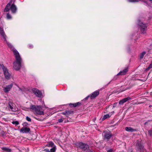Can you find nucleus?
<instances>
[{
  "mask_svg": "<svg viewBox=\"0 0 152 152\" xmlns=\"http://www.w3.org/2000/svg\"><path fill=\"white\" fill-rule=\"evenodd\" d=\"M13 52L16 59L15 61L13 63V68L15 70L18 71L20 69L21 67L22 59L19 53L16 49H13Z\"/></svg>",
  "mask_w": 152,
  "mask_h": 152,
  "instance_id": "1",
  "label": "nucleus"
},
{
  "mask_svg": "<svg viewBox=\"0 0 152 152\" xmlns=\"http://www.w3.org/2000/svg\"><path fill=\"white\" fill-rule=\"evenodd\" d=\"M42 107V106L41 105L36 106L31 104L30 106V109L34 111L36 115H44L43 111H41Z\"/></svg>",
  "mask_w": 152,
  "mask_h": 152,
  "instance_id": "2",
  "label": "nucleus"
},
{
  "mask_svg": "<svg viewBox=\"0 0 152 152\" xmlns=\"http://www.w3.org/2000/svg\"><path fill=\"white\" fill-rule=\"evenodd\" d=\"M77 148H79L83 151L88 150L89 148V146L87 144L78 142L75 144Z\"/></svg>",
  "mask_w": 152,
  "mask_h": 152,
  "instance_id": "3",
  "label": "nucleus"
},
{
  "mask_svg": "<svg viewBox=\"0 0 152 152\" xmlns=\"http://www.w3.org/2000/svg\"><path fill=\"white\" fill-rule=\"evenodd\" d=\"M0 68H2L4 72L5 78L7 80H9L11 76V74L8 72L7 67L4 66L3 64H0Z\"/></svg>",
  "mask_w": 152,
  "mask_h": 152,
  "instance_id": "4",
  "label": "nucleus"
},
{
  "mask_svg": "<svg viewBox=\"0 0 152 152\" xmlns=\"http://www.w3.org/2000/svg\"><path fill=\"white\" fill-rule=\"evenodd\" d=\"M137 24L139 26V28H140L141 31L143 34L146 33L147 28V26L146 24L143 23L140 20H137Z\"/></svg>",
  "mask_w": 152,
  "mask_h": 152,
  "instance_id": "5",
  "label": "nucleus"
},
{
  "mask_svg": "<svg viewBox=\"0 0 152 152\" xmlns=\"http://www.w3.org/2000/svg\"><path fill=\"white\" fill-rule=\"evenodd\" d=\"M103 135L104 140H108L113 136L111 133L109 131H104L103 133Z\"/></svg>",
  "mask_w": 152,
  "mask_h": 152,
  "instance_id": "6",
  "label": "nucleus"
},
{
  "mask_svg": "<svg viewBox=\"0 0 152 152\" xmlns=\"http://www.w3.org/2000/svg\"><path fill=\"white\" fill-rule=\"evenodd\" d=\"M136 151L137 152H144L145 149L144 146L139 142L136 144Z\"/></svg>",
  "mask_w": 152,
  "mask_h": 152,
  "instance_id": "7",
  "label": "nucleus"
},
{
  "mask_svg": "<svg viewBox=\"0 0 152 152\" xmlns=\"http://www.w3.org/2000/svg\"><path fill=\"white\" fill-rule=\"evenodd\" d=\"M32 91L36 96L38 97H41L42 94L40 91L36 88H33L32 89Z\"/></svg>",
  "mask_w": 152,
  "mask_h": 152,
  "instance_id": "8",
  "label": "nucleus"
},
{
  "mask_svg": "<svg viewBox=\"0 0 152 152\" xmlns=\"http://www.w3.org/2000/svg\"><path fill=\"white\" fill-rule=\"evenodd\" d=\"M20 132L23 133H27L30 132V129L29 128L23 127L20 130Z\"/></svg>",
  "mask_w": 152,
  "mask_h": 152,
  "instance_id": "9",
  "label": "nucleus"
},
{
  "mask_svg": "<svg viewBox=\"0 0 152 152\" xmlns=\"http://www.w3.org/2000/svg\"><path fill=\"white\" fill-rule=\"evenodd\" d=\"M10 9L12 13L15 14L16 13L17 8L15 4H12L11 6H10Z\"/></svg>",
  "mask_w": 152,
  "mask_h": 152,
  "instance_id": "10",
  "label": "nucleus"
},
{
  "mask_svg": "<svg viewBox=\"0 0 152 152\" xmlns=\"http://www.w3.org/2000/svg\"><path fill=\"white\" fill-rule=\"evenodd\" d=\"M13 86V84H11L10 85L4 87V91L5 93H7L11 89Z\"/></svg>",
  "mask_w": 152,
  "mask_h": 152,
  "instance_id": "11",
  "label": "nucleus"
},
{
  "mask_svg": "<svg viewBox=\"0 0 152 152\" xmlns=\"http://www.w3.org/2000/svg\"><path fill=\"white\" fill-rule=\"evenodd\" d=\"M131 98L129 97H128L126 98H124L121 100L119 102V104L121 105L123 104L124 103L126 102L127 101L131 99Z\"/></svg>",
  "mask_w": 152,
  "mask_h": 152,
  "instance_id": "12",
  "label": "nucleus"
},
{
  "mask_svg": "<svg viewBox=\"0 0 152 152\" xmlns=\"http://www.w3.org/2000/svg\"><path fill=\"white\" fill-rule=\"evenodd\" d=\"M69 105L71 107H79L82 105V104L81 103L79 102L74 104L70 103L69 104Z\"/></svg>",
  "mask_w": 152,
  "mask_h": 152,
  "instance_id": "13",
  "label": "nucleus"
},
{
  "mask_svg": "<svg viewBox=\"0 0 152 152\" xmlns=\"http://www.w3.org/2000/svg\"><path fill=\"white\" fill-rule=\"evenodd\" d=\"M99 94V92L98 91H96L93 92L91 95V99H93L98 96Z\"/></svg>",
  "mask_w": 152,
  "mask_h": 152,
  "instance_id": "14",
  "label": "nucleus"
},
{
  "mask_svg": "<svg viewBox=\"0 0 152 152\" xmlns=\"http://www.w3.org/2000/svg\"><path fill=\"white\" fill-rule=\"evenodd\" d=\"M128 68H126L123 70L121 71L117 75H125L126 72H128Z\"/></svg>",
  "mask_w": 152,
  "mask_h": 152,
  "instance_id": "15",
  "label": "nucleus"
},
{
  "mask_svg": "<svg viewBox=\"0 0 152 152\" xmlns=\"http://www.w3.org/2000/svg\"><path fill=\"white\" fill-rule=\"evenodd\" d=\"M11 2H9L8 4H7L4 10V12H9L10 10V7L11 6Z\"/></svg>",
  "mask_w": 152,
  "mask_h": 152,
  "instance_id": "16",
  "label": "nucleus"
},
{
  "mask_svg": "<svg viewBox=\"0 0 152 152\" xmlns=\"http://www.w3.org/2000/svg\"><path fill=\"white\" fill-rule=\"evenodd\" d=\"M125 130L128 132H132L134 131H136V129H134L130 127H126L125 128Z\"/></svg>",
  "mask_w": 152,
  "mask_h": 152,
  "instance_id": "17",
  "label": "nucleus"
},
{
  "mask_svg": "<svg viewBox=\"0 0 152 152\" xmlns=\"http://www.w3.org/2000/svg\"><path fill=\"white\" fill-rule=\"evenodd\" d=\"M13 106L12 105V103L11 102H10L8 104V107H9L10 108L11 111L13 112L16 111V109L13 108Z\"/></svg>",
  "mask_w": 152,
  "mask_h": 152,
  "instance_id": "18",
  "label": "nucleus"
},
{
  "mask_svg": "<svg viewBox=\"0 0 152 152\" xmlns=\"http://www.w3.org/2000/svg\"><path fill=\"white\" fill-rule=\"evenodd\" d=\"M112 114H107L104 115V116L102 117L101 119H102V121H104L105 119L109 118L111 115Z\"/></svg>",
  "mask_w": 152,
  "mask_h": 152,
  "instance_id": "19",
  "label": "nucleus"
},
{
  "mask_svg": "<svg viewBox=\"0 0 152 152\" xmlns=\"http://www.w3.org/2000/svg\"><path fill=\"white\" fill-rule=\"evenodd\" d=\"M55 145L54 144V143L52 141H50L49 142H48L46 145V146H48L49 147H53L54 146H55Z\"/></svg>",
  "mask_w": 152,
  "mask_h": 152,
  "instance_id": "20",
  "label": "nucleus"
},
{
  "mask_svg": "<svg viewBox=\"0 0 152 152\" xmlns=\"http://www.w3.org/2000/svg\"><path fill=\"white\" fill-rule=\"evenodd\" d=\"M0 33L1 36L3 38V39L4 40V41L6 42H7V40L6 39L7 36L6 35V34L4 33V31H2V32Z\"/></svg>",
  "mask_w": 152,
  "mask_h": 152,
  "instance_id": "21",
  "label": "nucleus"
},
{
  "mask_svg": "<svg viewBox=\"0 0 152 152\" xmlns=\"http://www.w3.org/2000/svg\"><path fill=\"white\" fill-rule=\"evenodd\" d=\"M66 117H68V116L71 114H73L74 111L71 110H66Z\"/></svg>",
  "mask_w": 152,
  "mask_h": 152,
  "instance_id": "22",
  "label": "nucleus"
},
{
  "mask_svg": "<svg viewBox=\"0 0 152 152\" xmlns=\"http://www.w3.org/2000/svg\"><path fill=\"white\" fill-rule=\"evenodd\" d=\"M1 149L7 152H11V150L10 149L6 147H3L1 148Z\"/></svg>",
  "mask_w": 152,
  "mask_h": 152,
  "instance_id": "23",
  "label": "nucleus"
},
{
  "mask_svg": "<svg viewBox=\"0 0 152 152\" xmlns=\"http://www.w3.org/2000/svg\"><path fill=\"white\" fill-rule=\"evenodd\" d=\"M56 149V146H54L50 149V152H55Z\"/></svg>",
  "mask_w": 152,
  "mask_h": 152,
  "instance_id": "24",
  "label": "nucleus"
},
{
  "mask_svg": "<svg viewBox=\"0 0 152 152\" xmlns=\"http://www.w3.org/2000/svg\"><path fill=\"white\" fill-rule=\"evenodd\" d=\"M145 51H143L142 53H141L140 54V59H142L144 55L145 54Z\"/></svg>",
  "mask_w": 152,
  "mask_h": 152,
  "instance_id": "25",
  "label": "nucleus"
},
{
  "mask_svg": "<svg viewBox=\"0 0 152 152\" xmlns=\"http://www.w3.org/2000/svg\"><path fill=\"white\" fill-rule=\"evenodd\" d=\"M7 18L8 19H11V18H12V17H11V15L9 13H8L7 14Z\"/></svg>",
  "mask_w": 152,
  "mask_h": 152,
  "instance_id": "26",
  "label": "nucleus"
},
{
  "mask_svg": "<svg viewBox=\"0 0 152 152\" xmlns=\"http://www.w3.org/2000/svg\"><path fill=\"white\" fill-rule=\"evenodd\" d=\"M128 1L130 2H136L139 1V0H128Z\"/></svg>",
  "mask_w": 152,
  "mask_h": 152,
  "instance_id": "27",
  "label": "nucleus"
},
{
  "mask_svg": "<svg viewBox=\"0 0 152 152\" xmlns=\"http://www.w3.org/2000/svg\"><path fill=\"white\" fill-rule=\"evenodd\" d=\"M12 123L13 124H15L16 125H18L19 124L18 121H12Z\"/></svg>",
  "mask_w": 152,
  "mask_h": 152,
  "instance_id": "28",
  "label": "nucleus"
},
{
  "mask_svg": "<svg viewBox=\"0 0 152 152\" xmlns=\"http://www.w3.org/2000/svg\"><path fill=\"white\" fill-rule=\"evenodd\" d=\"M26 120L28 121L31 122V119L28 116H26Z\"/></svg>",
  "mask_w": 152,
  "mask_h": 152,
  "instance_id": "29",
  "label": "nucleus"
},
{
  "mask_svg": "<svg viewBox=\"0 0 152 152\" xmlns=\"http://www.w3.org/2000/svg\"><path fill=\"white\" fill-rule=\"evenodd\" d=\"M6 42V43L7 44V45H8V46H9L10 48H12V45H11L10 43H9L7 41V42Z\"/></svg>",
  "mask_w": 152,
  "mask_h": 152,
  "instance_id": "30",
  "label": "nucleus"
},
{
  "mask_svg": "<svg viewBox=\"0 0 152 152\" xmlns=\"http://www.w3.org/2000/svg\"><path fill=\"white\" fill-rule=\"evenodd\" d=\"M22 125L23 126H26L28 125V124L27 122H25L23 123L22 124Z\"/></svg>",
  "mask_w": 152,
  "mask_h": 152,
  "instance_id": "31",
  "label": "nucleus"
},
{
  "mask_svg": "<svg viewBox=\"0 0 152 152\" xmlns=\"http://www.w3.org/2000/svg\"><path fill=\"white\" fill-rule=\"evenodd\" d=\"M148 133L151 136H152V129L148 131Z\"/></svg>",
  "mask_w": 152,
  "mask_h": 152,
  "instance_id": "32",
  "label": "nucleus"
},
{
  "mask_svg": "<svg viewBox=\"0 0 152 152\" xmlns=\"http://www.w3.org/2000/svg\"><path fill=\"white\" fill-rule=\"evenodd\" d=\"M152 68V63L150 64V65L148 66V67L147 68V70H148L150 69L151 68Z\"/></svg>",
  "mask_w": 152,
  "mask_h": 152,
  "instance_id": "33",
  "label": "nucleus"
},
{
  "mask_svg": "<svg viewBox=\"0 0 152 152\" xmlns=\"http://www.w3.org/2000/svg\"><path fill=\"white\" fill-rule=\"evenodd\" d=\"M114 150L112 149H110L107 151V152H113Z\"/></svg>",
  "mask_w": 152,
  "mask_h": 152,
  "instance_id": "34",
  "label": "nucleus"
},
{
  "mask_svg": "<svg viewBox=\"0 0 152 152\" xmlns=\"http://www.w3.org/2000/svg\"><path fill=\"white\" fill-rule=\"evenodd\" d=\"M63 120L62 119H61V118L59 119L58 120V121L59 123L62 122H63Z\"/></svg>",
  "mask_w": 152,
  "mask_h": 152,
  "instance_id": "35",
  "label": "nucleus"
},
{
  "mask_svg": "<svg viewBox=\"0 0 152 152\" xmlns=\"http://www.w3.org/2000/svg\"><path fill=\"white\" fill-rule=\"evenodd\" d=\"M44 151L46 152H50V150H49L48 149H45L44 150Z\"/></svg>",
  "mask_w": 152,
  "mask_h": 152,
  "instance_id": "36",
  "label": "nucleus"
},
{
  "mask_svg": "<svg viewBox=\"0 0 152 152\" xmlns=\"http://www.w3.org/2000/svg\"><path fill=\"white\" fill-rule=\"evenodd\" d=\"M63 115H65L66 117V110L64 111L63 113H62Z\"/></svg>",
  "mask_w": 152,
  "mask_h": 152,
  "instance_id": "37",
  "label": "nucleus"
},
{
  "mask_svg": "<svg viewBox=\"0 0 152 152\" xmlns=\"http://www.w3.org/2000/svg\"><path fill=\"white\" fill-rule=\"evenodd\" d=\"M127 89H128V88H124L123 90H120V92H122L123 91H125V90H127Z\"/></svg>",
  "mask_w": 152,
  "mask_h": 152,
  "instance_id": "38",
  "label": "nucleus"
},
{
  "mask_svg": "<svg viewBox=\"0 0 152 152\" xmlns=\"http://www.w3.org/2000/svg\"><path fill=\"white\" fill-rule=\"evenodd\" d=\"M117 103H115L113 104V107H115L116 106Z\"/></svg>",
  "mask_w": 152,
  "mask_h": 152,
  "instance_id": "39",
  "label": "nucleus"
},
{
  "mask_svg": "<svg viewBox=\"0 0 152 152\" xmlns=\"http://www.w3.org/2000/svg\"><path fill=\"white\" fill-rule=\"evenodd\" d=\"M29 48H33V46L32 45H29Z\"/></svg>",
  "mask_w": 152,
  "mask_h": 152,
  "instance_id": "40",
  "label": "nucleus"
},
{
  "mask_svg": "<svg viewBox=\"0 0 152 152\" xmlns=\"http://www.w3.org/2000/svg\"><path fill=\"white\" fill-rule=\"evenodd\" d=\"M90 97V96H87L86 97L85 99H85V100H86L87 99H88V98Z\"/></svg>",
  "mask_w": 152,
  "mask_h": 152,
  "instance_id": "41",
  "label": "nucleus"
},
{
  "mask_svg": "<svg viewBox=\"0 0 152 152\" xmlns=\"http://www.w3.org/2000/svg\"><path fill=\"white\" fill-rule=\"evenodd\" d=\"M116 79H117V78L115 77H114L113 78L114 80H116Z\"/></svg>",
  "mask_w": 152,
  "mask_h": 152,
  "instance_id": "42",
  "label": "nucleus"
},
{
  "mask_svg": "<svg viewBox=\"0 0 152 152\" xmlns=\"http://www.w3.org/2000/svg\"><path fill=\"white\" fill-rule=\"evenodd\" d=\"M87 152H93V151H91V150H89V151H88Z\"/></svg>",
  "mask_w": 152,
  "mask_h": 152,
  "instance_id": "43",
  "label": "nucleus"
},
{
  "mask_svg": "<svg viewBox=\"0 0 152 152\" xmlns=\"http://www.w3.org/2000/svg\"><path fill=\"white\" fill-rule=\"evenodd\" d=\"M151 2V3H152V0H149Z\"/></svg>",
  "mask_w": 152,
  "mask_h": 152,
  "instance_id": "44",
  "label": "nucleus"
},
{
  "mask_svg": "<svg viewBox=\"0 0 152 152\" xmlns=\"http://www.w3.org/2000/svg\"><path fill=\"white\" fill-rule=\"evenodd\" d=\"M114 113V111H113V112H111V113Z\"/></svg>",
  "mask_w": 152,
  "mask_h": 152,
  "instance_id": "45",
  "label": "nucleus"
},
{
  "mask_svg": "<svg viewBox=\"0 0 152 152\" xmlns=\"http://www.w3.org/2000/svg\"><path fill=\"white\" fill-rule=\"evenodd\" d=\"M152 105H150V106H149V107H152Z\"/></svg>",
  "mask_w": 152,
  "mask_h": 152,
  "instance_id": "46",
  "label": "nucleus"
},
{
  "mask_svg": "<svg viewBox=\"0 0 152 152\" xmlns=\"http://www.w3.org/2000/svg\"><path fill=\"white\" fill-rule=\"evenodd\" d=\"M132 150H131V152H132Z\"/></svg>",
  "mask_w": 152,
  "mask_h": 152,
  "instance_id": "47",
  "label": "nucleus"
}]
</instances>
